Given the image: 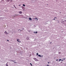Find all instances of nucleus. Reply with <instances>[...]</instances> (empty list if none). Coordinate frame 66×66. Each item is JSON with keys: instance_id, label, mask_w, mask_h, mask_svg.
Wrapping results in <instances>:
<instances>
[{"instance_id": "obj_1", "label": "nucleus", "mask_w": 66, "mask_h": 66, "mask_svg": "<svg viewBox=\"0 0 66 66\" xmlns=\"http://www.w3.org/2000/svg\"><path fill=\"white\" fill-rule=\"evenodd\" d=\"M34 59L35 61H38V60L36 58H34Z\"/></svg>"}, {"instance_id": "obj_2", "label": "nucleus", "mask_w": 66, "mask_h": 66, "mask_svg": "<svg viewBox=\"0 0 66 66\" xmlns=\"http://www.w3.org/2000/svg\"><path fill=\"white\" fill-rule=\"evenodd\" d=\"M17 41H18V42H19V43H21V41H19V39H17Z\"/></svg>"}, {"instance_id": "obj_3", "label": "nucleus", "mask_w": 66, "mask_h": 66, "mask_svg": "<svg viewBox=\"0 0 66 66\" xmlns=\"http://www.w3.org/2000/svg\"><path fill=\"white\" fill-rule=\"evenodd\" d=\"M19 13L20 14H22V12L20 11V12H19Z\"/></svg>"}, {"instance_id": "obj_4", "label": "nucleus", "mask_w": 66, "mask_h": 66, "mask_svg": "<svg viewBox=\"0 0 66 66\" xmlns=\"http://www.w3.org/2000/svg\"><path fill=\"white\" fill-rule=\"evenodd\" d=\"M5 34H7L8 33L6 31H5L4 32Z\"/></svg>"}, {"instance_id": "obj_5", "label": "nucleus", "mask_w": 66, "mask_h": 66, "mask_svg": "<svg viewBox=\"0 0 66 66\" xmlns=\"http://www.w3.org/2000/svg\"><path fill=\"white\" fill-rule=\"evenodd\" d=\"M29 20H31V21L32 20V19L31 18H29Z\"/></svg>"}, {"instance_id": "obj_6", "label": "nucleus", "mask_w": 66, "mask_h": 66, "mask_svg": "<svg viewBox=\"0 0 66 66\" xmlns=\"http://www.w3.org/2000/svg\"><path fill=\"white\" fill-rule=\"evenodd\" d=\"M38 56H39V57H42V56H41L40 55H38Z\"/></svg>"}, {"instance_id": "obj_7", "label": "nucleus", "mask_w": 66, "mask_h": 66, "mask_svg": "<svg viewBox=\"0 0 66 66\" xmlns=\"http://www.w3.org/2000/svg\"><path fill=\"white\" fill-rule=\"evenodd\" d=\"M23 6H26V5H25L24 4H23Z\"/></svg>"}, {"instance_id": "obj_8", "label": "nucleus", "mask_w": 66, "mask_h": 66, "mask_svg": "<svg viewBox=\"0 0 66 66\" xmlns=\"http://www.w3.org/2000/svg\"><path fill=\"white\" fill-rule=\"evenodd\" d=\"M61 60H62V59H59V61H61Z\"/></svg>"}, {"instance_id": "obj_9", "label": "nucleus", "mask_w": 66, "mask_h": 66, "mask_svg": "<svg viewBox=\"0 0 66 66\" xmlns=\"http://www.w3.org/2000/svg\"><path fill=\"white\" fill-rule=\"evenodd\" d=\"M35 19H37V20H38V19H37V18H35Z\"/></svg>"}, {"instance_id": "obj_10", "label": "nucleus", "mask_w": 66, "mask_h": 66, "mask_svg": "<svg viewBox=\"0 0 66 66\" xmlns=\"http://www.w3.org/2000/svg\"><path fill=\"white\" fill-rule=\"evenodd\" d=\"M6 66H9V65H8V64H6Z\"/></svg>"}, {"instance_id": "obj_11", "label": "nucleus", "mask_w": 66, "mask_h": 66, "mask_svg": "<svg viewBox=\"0 0 66 66\" xmlns=\"http://www.w3.org/2000/svg\"><path fill=\"white\" fill-rule=\"evenodd\" d=\"M10 1V0H7V2H9V1Z\"/></svg>"}, {"instance_id": "obj_12", "label": "nucleus", "mask_w": 66, "mask_h": 66, "mask_svg": "<svg viewBox=\"0 0 66 66\" xmlns=\"http://www.w3.org/2000/svg\"><path fill=\"white\" fill-rule=\"evenodd\" d=\"M38 55V53H37V55Z\"/></svg>"}, {"instance_id": "obj_13", "label": "nucleus", "mask_w": 66, "mask_h": 66, "mask_svg": "<svg viewBox=\"0 0 66 66\" xmlns=\"http://www.w3.org/2000/svg\"><path fill=\"white\" fill-rule=\"evenodd\" d=\"M29 39V38H27V39L28 40V39Z\"/></svg>"}, {"instance_id": "obj_14", "label": "nucleus", "mask_w": 66, "mask_h": 66, "mask_svg": "<svg viewBox=\"0 0 66 66\" xmlns=\"http://www.w3.org/2000/svg\"><path fill=\"white\" fill-rule=\"evenodd\" d=\"M30 64L31 65V66H32V63H30Z\"/></svg>"}, {"instance_id": "obj_15", "label": "nucleus", "mask_w": 66, "mask_h": 66, "mask_svg": "<svg viewBox=\"0 0 66 66\" xmlns=\"http://www.w3.org/2000/svg\"><path fill=\"white\" fill-rule=\"evenodd\" d=\"M14 7L15 8V5H14Z\"/></svg>"}, {"instance_id": "obj_16", "label": "nucleus", "mask_w": 66, "mask_h": 66, "mask_svg": "<svg viewBox=\"0 0 66 66\" xmlns=\"http://www.w3.org/2000/svg\"><path fill=\"white\" fill-rule=\"evenodd\" d=\"M35 33H36V34L37 33V32H35Z\"/></svg>"}, {"instance_id": "obj_17", "label": "nucleus", "mask_w": 66, "mask_h": 66, "mask_svg": "<svg viewBox=\"0 0 66 66\" xmlns=\"http://www.w3.org/2000/svg\"><path fill=\"white\" fill-rule=\"evenodd\" d=\"M58 61V59L56 60V61Z\"/></svg>"}, {"instance_id": "obj_18", "label": "nucleus", "mask_w": 66, "mask_h": 66, "mask_svg": "<svg viewBox=\"0 0 66 66\" xmlns=\"http://www.w3.org/2000/svg\"><path fill=\"white\" fill-rule=\"evenodd\" d=\"M49 63H50L49 62H48V64H49Z\"/></svg>"}, {"instance_id": "obj_19", "label": "nucleus", "mask_w": 66, "mask_h": 66, "mask_svg": "<svg viewBox=\"0 0 66 66\" xmlns=\"http://www.w3.org/2000/svg\"><path fill=\"white\" fill-rule=\"evenodd\" d=\"M54 18H56V17H55Z\"/></svg>"}, {"instance_id": "obj_20", "label": "nucleus", "mask_w": 66, "mask_h": 66, "mask_svg": "<svg viewBox=\"0 0 66 66\" xmlns=\"http://www.w3.org/2000/svg\"><path fill=\"white\" fill-rule=\"evenodd\" d=\"M47 66H49V65H47Z\"/></svg>"}, {"instance_id": "obj_21", "label": "nucleus", "mask_w": 66, "mask_h": 66, "mask_svg": "<svg viewBox=\"0 0 66 66\" xmlns=\"http://www.w3.org/2000/svg\"><path fill=\"white\" fill-rule=\"evenodd\" d=\"M7 41H8V42H9V40H7Z\"/></svg>"}, {"instance_id": "obj_22", "label": "nucleus", "mask_w": 66, "mask_h": 66, "mask_svg": "<svg viewBox=\"0 0 66 66\" xmlns=\"http://www.w3.org/2000/svg\"><path fill=\"white\" fill-rule=\"evenodd\" d=\"M55 19H53V20H55Z\"/></svg>"}, {"instance_id": "obj_23", "label": "nucleus", "mask_w": 66, "mask_h": 66, "mask_svg": "<svg viewBox=\"0 0 66 66\" xmlns=\"http://www.w3.org/2000/svg\"><path fill=\"white\" fill-rule=\"evenodd\" d=\"M16 15V16H18V15Z\"/></svg>"}, {"instance_id": "obj_24", "label": "nucleus", "mask_w": 66, "mask_h": 66, "mask_svg": "<svg viewBox=\"0 0 66 66\" xmlns=\"http://www.w3.org/2000/svg\"><path fill=\"white\" fill-rule=\"evenodd\" d=\"M12 1H11V2H12Z\"/></svg>"}, {"instance_id": "obj_25", "label": "nucleus", "mask_w": 66, "mask_h": 66, "mask_svg": "<svg viewBox=\"0 0 66 66\" xmlns=\"http://www.w3.org/2000/svg\"><path fill=\"white\" fill-rule=\"evenodd\" d=\"M65 59H63V60H65Z\"/></svg>"}, {"instance_id": "obj_26", "label": "nucleus", "mask_w": 66, "mask_h": 66, "mask_svg": "<svg viewBox=\"0 0 66 66\" xmlns=\"http://www.w3.org/2000/svg\"><path fill=\"white\" fill-rule=\"evenodd\" d=\"M16 7H15V9H16Z\"/></svg>"}, {"instance_id": "obj_27", "label": "nucleus", "mask_w": 66, "mask_h": 66, "mask_svg": "<svg viewBox=\"0 0 66 66\" xmlns=\"http://www.w3.org/2000/svg\"><path fill=\"white\" fill-rule=\"evenodd\" d=\"M34 33H35V32H34Z\"/></svg>"}, {"instance_id": "obj_28", "label": "nucleus", "mask_w": 66, "mask_h": 66, "mask_svg": "<svg viewBox=\"0 0 66 66\" xmlns=\"http://www.w3.org/2000/svg\"><path fill=\"white\" fill-rule=\"evenodd\" d=\"M63 61V60H62V61Z\"/></svg>"}, {"instance_id": "obj_29", "label": "nucleus", "mask_w": 66, "mask_h": 66, "mask_svg": "<svg viewBox=\"0 0 66 66\" xmlns=\"http://www.w3.org/2000/svg\"><path fill=\"white\" fill-rule=\"evenodd\" d=\"M51 43H50V44H51Z\"/></svg>"}]
</instances>
